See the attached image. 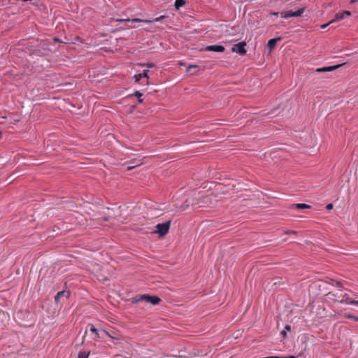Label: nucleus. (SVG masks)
Instances as JSON below:
<instances>
[{
    "label": "nucleus",
    "instance_id": "24",
    "mask_svg": "<svg viewBox=\"0 0 358 358\" xmlns=\"http://www.w3.org/2000/svg\"><path fill=\"white\" fill-rule=\"evenodd\" d=\"M332 208H333V204H332V203H329V204H328V205L327 206V208L328 210H330V209H331Z\"/></svg>",
    "mask_w": 358,
    "mask_h": 358
},
{
    "label": "nucleus",
    "instance_id": "14",
    "mask_svg": "<svg viewBox=\"0 0 358 358\" xmlns=\"http://www.w3.org/2000/svg\"><path fill=\"white\" fill-rule=\"evenodd\" d=\"M211 201H212V196H205L203 199L202 202L204 203L206 205H203L202 206L205 207V206H210L211 204Z\"/></svg>",
    "mask_w": 358,
    "mask_h": 358
},
{
    "label": "nucleus",
    "instance_id": "11",
    "mask_svg": "<svg viewBox=\"0 0 358 358\" xmlns=\"http://www.w3.org/2000/svg\"><path fill=\"white\" fill-rule=\"evenodd\" d=\"M341 65L330 66L327 67L319 68L316 70L317 72H327L331 71L338 69Z\"/></svg>",
    "mask_w": 358,
    "mask_h": 358
},
{
    "label": "nucleus",
    "instance_id": "19",
    "mask_svg": "<svg viewBox=\"0 0 358 358\" xmlns=\"http://www.w3.org/2000/svg\"><path fill=\"white\" fill-rule=\"evenodd\" d=\"M345 318H348V319H353L355 320V321H358V317L357 316H355V315H353L352 314H349V313H345L343 315Z\"/></svg>",
    "mask_w": 358,
    "mask_h": 358
},
{
    "label": "nucleus",
    "instance_id": "18",
    "mask_svg": "<svg viewBox=\"0 0 358 358\" xmlns=\"http://www.w3.org/2000/svg\"><path fill=\"white\" fill-rule=\"evenodd\" d=\"M90 352H80L78 358H88L90 356Z\"/></svg>",
    "mask_w": 358,
    "mask_h": 358
},
{
    "label": "nucleus",
    "instance_id": "28",
    "mask_svg": "<svg viewBox=\"0 0 358 358\" xmlns=\"http://www.w3.org/2000/svg\"><path fill=\"white\" fill-rule=\"evenodd\" d=\"M131 169H132V167H130V166L127 168L128 170H130Z\"/></svg>",
    "mask_w": 358,
    "mask_h": 358
},
{
    "label": "nucleus",
    "instance_id": "7",
    "mask_svg": "<svg viewBox=\"0 0 358 358\" xmlns=\"http://www.w3.org/2000/svg\"><path fill=\"white\" fill-rule=\"evenodd\" d=\"M351 15V13L350 11H348V10H345V11H343V12H341V13H336V15H335V17L329 22V23H334V22H339L341 21V20H343L345 16H350Z\"/></svg>",
    "mask_w": 358,
    "mask_h": 358
},
{
    "label": "nucleus",
    "instance_id": "27",
    "mask_svg": "<svg viewBox=\"0 0 358 358\" xmlns=\"http://www.w3.org/2000/svg\"><path fill=\"white\" fill-rule=\"evenodd\" d=\"M357 0H350V3H354L357 1Z\"/></svg>",
    "mask_w": 358,
    "mask_h": 358
},
{
    "label": "nucleus",
    "instance_id": "10",
    "mask_svg": "<svg viewBox=\"0 0 358 358\" xmlns=\"http://www.w3.org/2000/svg\"><path fill=\"white\" fill-rule=\"evenodd\" d=\"M90 331L95 334V338H101L102 337L101 334H105L106 335H108V334L106 331H101V332H99L98 330L94 327V325H90Z\"/></svg>",
    "mask_w": 358,
    "mask_h": 358
},
{
    "label": "nucleus",
    "instance_id": "5",
    "mask_svg": "<svg viewBox=\"0 0 358 358\" xmlns=\"http://www.w3.org/2000/svg\"><path fill=\"white\" fill-rule=\"evenodd\" d=\"M165 17V16L164 15H162L159 17H157V18H155L154 20H141V19H139V18H134L132 20H130V19H121V20H117V21H120V22H123V21H126V22H144V23H151V22H161L164 18Z\"/></svg>",
    "mask_w": 358,
    "mask_h": 358
},
{
    "label": "nucleus",
    "instance_id": "16",
    "mask_svg": "<svg viewBox=\"0 0 358 358\" xmlns=\"http://www.w3.org/2000/svg\"><path fill=\"white\" fill-rule=\"evenodd\" d=\"M291 331V327L289 325H286L285 327V329L282 330L281 332H280V334L282 335V336L283 338L286 337L287 336V331Z\"/></svg>",
    "mask_w": 358,
    "mask_h": 358
},
{
    "label": "nucleus",
    "instance_id": "26",
    "mask_svg": "<svg viewBox=\"0 0 358 358\" xmlns=\"http://www.w3.org/2000/svg\"><path fill=\"white\" fill-rule=\"evenodd\" d=\"M279 13L278 12H273L271 13V15H278Z\"/></svg>",
    "mask_w": 358,
    "mask_h": 358
},
{
    "label": "nucleus",
    "instance_id": "4",
    "mask_svg": "<svg viewBox=\"0 0 358 358\" xmlns=\"http://www.w3.org/2000/svg\"><path fill=\"white\" fill-rule=\"evenodd\" d=\"M245 46L246 43L245 42L236 43L232 47L231 51L241 55H244L246 54Z\"/></svg>",
    "mask_w": 358,
    "mask_h": 358
},
{
    "label": "nucleus",
    "instance_id": "8",
    "mask_svg": "<svg viewBox=\"0 0 358 358\" xmlns=\"http://www.w3.org/2000/svg\"><path fill=\"white\" fill-rule=\"evenodd\" d=\"M148 70H144L143 73L136 74L134 76V79L135 80L136 83H138L141 79L146 78L147 80L149 79L148 76Z\"/></svg>",
    "mask_w": 358,
    "mask_h": 358
},
{
    "label": "nucleus",
    "instance_id": "22",
    "mask_svg": "<svg viewBox=\"0 0 358 358\" xmlns=\"http://www.w3.org/2000/svg\"><path fill=\"white\" fill-rule=\"evenodd\" d=\"M330 24H331V23L328 22V23H327V24H322V25L320 26V28H321V29H325V28H327V27Z\"/></svg>",
    "mask_w": 358,
    "mask_h": 358
},
{
    "label": "nucleus",
    "instance_id": "13",
    "mask_svg": "<svg viewBox=\"0 0 358 358\" xmlns=\"http://www.w3.org/2000/svg\"><path fill=\"white\" fill-rule=\"evenodd\" d=\"M280 40V38H277L270 39L268 41V47L270 49V51H271L275 47L277 42Z\"/></svg>",
    "mask_w": 358,
    "mask_h": 358
},
{
    "label": "nucleus",
    "instance_id": "12",
    "mask_svg": "<svg viewBox=\"0 0 358 358\" xmlns=\"http://www.w3.org/2000/svg\"><path fill=\"white\" fill-rule=\"evenodd\" d=\"M69 295V294L68 292H65V291L59 292L57 294V295L55 296V301L56 303H58L60 298H62V297L68 298Z\"/></svg>",
    "mask_w": 358,
    "mask_h": 358
},
{
    "label": "nucleus",
    "instance_id": "21",
    "mask_svg": "<svg viewBox=\"0 0 358 358\" xmlns=\"http://www.w3.org/2000/svg\"><path fill=\"white\" fill-rule=\"evenodd\" d=\"M196 67H197V66H196V65H189V66L187 67V72H189V71H190V69H191L192 68H196Z\"/></svg>",
    "mask_w": 358,
    "mask_h": 358
},
{
    "label": "nucleus",
    "instance_id": "20",
    "mask_svg": "<svg viewBox=\"0 0 358 358\" xmlns=\"http://www.w3.org/2000/svg\"><path fill=\"white\" fill-rule=\"evenodd\" d=\"M135 95L138 97V102L142 103H143V99L141 97L142 96L143 94L141 92H135Z\"/></svg>",
    "mask_w": 358,
    "mask_h": 358
},
{
    "label": "nucleus",
    "instance_id": "2",
    "mask_svg": "<svg viewBox=\"0 0 358 358\" xmlns=\"http://www.w3.org/2000/svg\"><path fill=\"white\" fill-rule=\"evenodd\" d=\"M143 301L152 305H157L159 303L161 299L157 296L143 294L136 300L137 302Z\"/></svg>",
    "mask_w": 358,
    "mask_h": 358
},
{
    "label": "nucleus",
    "instance_id": "17",
    "mask_svg": "<svg viewBox=\"0 0 358 358\" xmlns=\"http://www.w3.org/2000/svg\"><path fill=\"white\" fill-rule=\"evenodd\" d=\"M185 3L184 0H176L175 1V6L177 9L180 8L182 6H184Z\"/></svg>",
    "mask_w": 358,
    "mask_h": 358
},
{
    "label": "nucleus",
    "instance_id": "6",
    "mask_svg": "<svg viewBox=\"0 0 358 358\" xmlns=\"http://www.w3.org/2000/svg\"><path fill=\"white\" fill-rule=\"evenodd\" d=\"M341 303L358 306V300L352 299L348 294H344L342 299L338 301Z\"/></svg>",
    "mask_w": 358,
    "mask_h": 358
},
{
    "label": "nucleus",
    "instance_id": "29",
    "mask_svg": "<svg viewBox=\"0 0 358 358\" xmlns=\"http://www.w3.org/2000/svg\"><path fill=\"white\" fill-rule=\"evenodd\" d=\"M1 137V132L0 131V138Z\"/></svg>",
    "mask_w": 358,
    "mask_h": 358
},
{
    "label": "nucleus",
    "instance_id": "23",
    "mask_svg": "<svg viewBox=\"0 0 358 358\" xmlns=\"http://www.w3.org/2000/svg\"><path fill=\"white\" fill-rule=\"evenodd\" d=\"M285 234H296V231H286L285 232Z\"/></svg>",
    "mask_w": 358,
    "mask_h": 358
},
{
    "label": "nucleus",
    "instance_id": "9",
    "mask_svg": "<svg viewBox=\"0 0 358 358\" xmlns=\"http://www.w3.org/2000/svg\"><path fill=\"white\" fill-rule=\"evenodd\" d=\"M206 50L208 51L222 52L224 51V48L222 45H213L207 46Z\"/></svg>",
    "mask_w": 358,
    "mask_h": 358
},
{
    "label": "nucleus",
    "instance_id": "25",
    "mask_svg": "<svg viewBox=\"0 0 358 358\" xmlns=\"http://www.w3.org/2000/svg\"><path fill=\"white\" fill-rule=\"evenodd\" d=\"M143 66H147L150 68H152L154 66V64H143Z\"/></svg>",
    "mask_w": 358,
    "mask_h": 358
},
{
    "label": "nucleus",
    "instance_id": "1",
    "mask_svg": "<svg viewBox=\"0 0 358 358\" xmlns=\"http://www.w3.org/2000/svg\"><path fill=\"white\" fill-rule=\"evenodd\" d=\"M169 229H170V222L160 223V224H157L156 229L153 231V233L157 234L160 236H164L169 232Z\"/></svg>",
    "mask_w": 358,
    "mask_h": 358
},
{
    "label": "nucleus",
    "instance_id": "3",
    "mask_svg": "<svg viewBox=\"0 0 358 358\" xmlns=\"http://www.w3.org/2000/svg\"><path fill=\"white\" fill-rule=\"evenodd\" d=\"M304 13V8H300L296 11H282L280 13L281 17L282 18H289L291 17H299Z\"/></svg>",
    "mask_w": 358,
    "mask_h": 358
},
{
    "label": "nucleus",
    "instance_id": "15",
    "mask_svg": "<svg viewBox=\"0 0 358 358\" xmlns=\"http://www.w3.org/2000/svg\"><path fill=\"white\" fill-rule=\"evenodd\" d=\"M294 207L297 209H306L310 208L309 205L305 203H296L294 205Z\"/></svg>",
    "mask_w": 358,
    "mask_h": 358
}]
</instances>
